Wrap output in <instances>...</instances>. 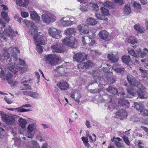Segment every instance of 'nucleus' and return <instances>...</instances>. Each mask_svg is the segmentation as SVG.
Wrapping results in <instances>:
<instances>
[{
	"instance_id": "obj_1",
	"label": "nucleus",
	"mask_w": 148,
	"mask_h": 148,
	"mask_svg": "<svg viewBox=\"0 0 148 148\" xmlns=\"http://www.w3.org/2000/svg\"><path fill=\"white\" fill-rule=\"evenodd\" d=\"M8 51L12 53V57H13L14 63L12 62V60L10 58L9 60V63L6 65L5 73L0 67L1 78L2 79L6 80L8 82L13 78L12 74L9 71L16 74L19 71H20V73L22 72L25 69L24 67H20V66H24L25 65V62L23 60L18 59L17 58V55L19 53V51L18 49L16 47H12L9 48Z\"/></svg>"
},
{
	"instance_id": "obj_2",
	"label": "nucleus",
	"mask_w": 148,
	"mask_h": 148,
	"mask_svg": "<svg viewBox=\"0 0 148 148\" xmlns=\"http://www.w3.org/2000/svg\"><path fill=\"white\" fill-rule=\"evenodd\" d=\"M127 79L130 84L127 88V92L133 96L135 95L137 93L140 98L142 99L145 98V88L142 84L131 75H128Z\"/></svg>"
},
{
	"instance_id": "obj_3",
	"label": "nucleus",
	"mask_w": 148,
	"mask_h": 148,
	"mask_svg": "<svg viewBox=\"0 0 148 148\" xmlns=\"http://www.w3.org/2000/svg\"><path fill=\"white\" fill-rule=\"evenodd\" d=\"M78 29L80 32H82L84 34H88V36H83L82 37V41L84 45H86L88 44L89 46H92L95 43L93 38L96 36L95 29L92 31L91 30L89 31L87 29V26L84 25H79L77 26Z\"/></svg>"
},
{
	"instance_id": "obj_4",
	"label": "nucleus",
	"mask_w": 148,
	"mask_h": 148,
	"mask_svg": "<svg viewBox=\"0 0 148 148\" xmlns=\"http://www.w3.org/2000/svg\"><path fill=\"white\" fill-rule=\"evenodd\" d=\"M106 68H104L103 69L104 73V75L101 78L99 77V74L98 70H96L92 71V73L93 78L95 79L96 77H97V79L99 80V85H105V82L106 80L108 82L112 83H114L115 81V79L113 77L112 73L108 70Z\"/></svg>"
},
{
	"instance_id": "obj_5",
	"label": "nucleus",
	"mask_w": 148,
	"mask_h": 148,
	"mask_svg": "<svg viewBox=\"0 0 148 148\" xmlns=\"http://www.w3.org/2000/svg\"><path fill=\"white\" fill-rule=\"evenodd\" d=\"M32 33V35L33 36L34 43L36 46V49L38 53H41L43 51L42 47L39 44L45 45L46 44V38L45 37H42L37 32V29H34Z\"/></svg>"
},
{
	"instance_id": "obj_6",
	"label": "nucleus",
	"mask_w": 148,
	"mask_h": 148,
	"mask_svg": "<svg viewBox=\"0 0 148 148\" xmlns=\"http://www.w3.org/2000/svg\"><path fill=\"white\" fill-rule=\"evenodd\" d=\"M75 33V28L72 27L67 28L65 30V33L67 36L70 37L64 39L62 41L63 43L65 45L75 47V45L77 44V41L74 37L70 36Z\"/></svg>"
},
{
	"instance_id": "obj_7",
	"label": "nucleus",
	"mask_w": 148,
	"mask_h": 148,
	"mask_svg": "<svg viewBox=\"0 0 148 148\" xmlns=\"http://www.w3.org/2000/svg\"><path fill=\"white\" fill-rule=\"evenodd\" d=\"M60 56L52 54L46 55L45 58L46 63L51 65H56L60 63Z\"/></svg>"
},
{
	"instance_id": "obj_8",
	"label": "nucleus",
	"mask_w": 148,
	"mask_h": 148,
	"mask_svg": "<svg viewBox=\"0 0 148 148\" xmlns=\"http://www.w3.org/2000/svg\"><path fill=\"white\" fill-rule=\"evenodd\" d=\"M41 18L44 23L47 24L51 22H54L56 20L54 15L48 11H45L44 14L42 15Z\"/></svg>"
},
{
	"instance_id": "obj_9",
	"label": "nucleus",
	"mask_w": 148,
	"mask_h": 148,
	"mask_svg": "<svg viewBox=\"0 0 148 148\" xmlns=\"http://www.w3.org/2000/svg\"><path fill=\"white\" fill-rule=\"evenodd\" d=\"M75 19L74 17L68 15L66 17L62 18L60 20V22L63 26L68 27L75 23Z\"/></svg>"
},
{
	"instance_id": "obj_10",
	"label": "nucleus",
	"mask_w": 148,
	"mask_h": 148,
	"mask_svg": "<svg viewBox=\"0 0 148 148\" xmlns=\"http://www.w3.org/2000/svg\"><path fill=\"white\" fill-rule=\"evenodd\" d=\"M128 52L131 55L135 57L138 58L140 57L141 58H143L146 56L147 53H148V49L145 48L143 51H141L140 49L136 52L134 50L131 49L128 50Z\"/></svg>"
},
{
	"instance_id": "obj_11",
	"label": "nucleus",
	"mask_w": 148,
	"mask_h": 148,
	"mask_svg": "<svg viewBox=\"0 0 148 148\" xmlns=\"http://www.w3.org/2000/svg\"><path fill=\"white\" fill-rule=\"evenodd\" d=\"M1 116L3 121L7 124L11 125L15 121L14 118L12 115H7L1 113Z\"/></svg>"
},
{
	"instance_id": "obj_12",
	"label": "nucleus",
	"mask_w": 148,
	"mask_h": 148,
	"mask_svg": "<svg viewBox=\"0 0 148 148\" xmlns=\"http://www.w3.org/2000/svg\"><path fill=\"white\" fill-rule=\"evenodd\" d=\"M48 33L51 36L56 39H58L61 36V32L55 28H49Z\"/></svg>"
},
{
	"instance_id": "obj_13",
	"label": "nucleus",
	"mask_w": 148,
	"mask_h": 148,
	"mask_svg": "<svg viewBox=\"0 0 148 148\" xmlns=\"http://www.w3.org/2000/svg\"><path fill=\"white\" fill-rule=\"evenodd\" d=\"M36 129V123H32L29 125L27 127L28 133L27 136L28 138H32L34 135L33 132L35 131Z\"/></svg>"
},
{
	"instance_id": "obj_14",
	"label": "nucleus",
	"mask_w": 148,
	"mask_h": 148,
	"mask_svg": "<svg viewBox=\"0 0 148 148\" xmlns=\"http://www.w3.org/2000/svg\"><path fill=\"white\" fill-rule=\"evenodd\" d=\"M73 58L77 62H81L86 59V55L83 53H77L74 56Z\"/></svg>"
},
{
	"instance_id": "obj_15",
	"label": "nucleus",
	"mask_w": 148,
	"mask_h": 148,
	"mask_svg": "<svg viewBox=\"0 0 148 148\" xmlns=\"http://www.w3.org/2000/svg\"><path fill=\"white\" fill-rule=\"evenodd\" d=\"M53 52L57 53H61L63 52L64 49L62 45L56 44V45L51 46Z\"/></svg>"
},
{
	"instance_id": "obj_16",
	"label": "nucleus",
	"mask_w": 148,
	"mask_h": 148,
	"mask_svg": "<svg viewBox=\"0 0 148 148\" xmlns=\"http://www.w3.org/2000/svg\"><path fill=\"white\" fill-rule=\"evenodd\" d=\"M99 36L100 38L106 41L109 40L111 37L108 33L105 30H102L100 32Z\"/></svg>"
},
{
	"instance_id": "obj_17",
	"label": "nucleus",
	"mask_w": 148,
	"mask_h": 148,
	"mask_svg": "<svg viewBox=\"0 0 148 148\" xmlns=\"http://www.w3.org/2000/svg\"><path fill=\"white\" fill-rule=\"evenodd\" d=\"M116 115L117 118L122 119L126 118L127 116V114L125 110L121 109L119 110L116 112Z\"/></svg>"
},
{
	"instance_id": "obj_18",
	"label": "nucleus",
	"mask_w": 148,
	"mask_h": 148,
	"mask_svg": "<svg viewBox=\"0 0 148 148\" xmlns=\"http://www.w3.org/2000/svg\"><path fill=\"white\" fill-rule=\"evenodd\" d=\"M112 69L115 71L123 73L125 71V69L121 64H119L117 63H115L112 66Z\"/></svg>"
},
{
	"instance_id": "obj_19",
	"label": "nucleus",
	"mask_w": 148,
	"mask_h": 148,
	"mask_svg": "<svg viewBox=\"0 0 148 148\" xmlns=\"http://www.w3.org/2000/svg\"><path fill=\"white\" fill-rule=\"evenodd\" d=\"M107 57L109 60L112 62H117L119 60V57L117 53L114 54L112 53L108 54Z\"/></svg>"
},
{
	"instance_id": "obj_20",
	"label": "nucleus",
	"mask_w": 148,
	"mask_h": 148,
	"mask_svg": "<svg viewBox=\"0 0 148 148\" xmlns=\"http://www.w3.org/2000/svg\"><path fill=\"white\" fill-rule=\"evenodd\" d=\"M30 13L31 18L33 20L38 23L40 21V17L35 11H31Z\"/></svg>"
},
{
	"instance_id": "obj_21",
	"label": "nucleus",
	"mask_w": 148,
	"mask_h": 148,
	"mask_svg": "<svg viewBox=\"0 0 148 148\" xmlns=\"http://www.w3.org/2000/svg\"><path fill=\"white\" fill-rule=\"evenodd\" d=\"M57 85L58 87L61 90H67L69 87V84L66 82L64 81L59 82Z\"/></svg>"
},
{
	"instance_id": "obj_22",
	"label": "nucleus",
	"mask_w": 148,
	"mask_h": 148,
	"mask_svg": "<svg viewBox=\"0 0 148 148\" xmlns=\"http://www.w3.org/2000/svg\"><path fill=\"white\" fill-rule=\"evenodd\" d=\"M123 62L127 65H130L132 64V59L129 56L124 55L121 58Z\"/></svg>"
},
{
	"instance_id": "obj_23",
	"label": "nucleus",
	"mask_w": 148,
	"mask_h": 148,
	"mask_svg": "<svg viewBox=\"0 0 148 148\" xmlns=\"http://www.w3.org/2000/svg\"><path fill=\"white\" fill-rule=\"evenodd\" d=\"M118 103L119 106H125L127 108L128 107L129 105V102L127 100L123 98H120Z\"/></svg>"
},
{
	"instance_id": "obj_24",
	"label": "nucleus",
	"mask_w": 148,
	"mask_h": 148,
	"mask_svg": "<svg viewBox=\"0 0 148 148\" xmlns=\"http://www.w3.org/2000/svg\"><path fill=\"white\" fill-rule=\"evenodd\" d=\"M106 91L110 93L115 95L118 93V91L115 87L110 86L106 89Z\"/></svg>"
},
{
	"instance_id": "obj_25",
	"label": "nucleus",
	"mask_w": 148,
	"mask_h": 148,
	"mask_svg": "<svg viewBox=\"0 0 148 148\" xmlns=\"http://www.w3.org/2000/svg\"><path fill=\"white\" fill-rule=\"evenodd\" d=\"M121 139L118 137L115 138L114 137L113 138L111 139L112 141L114 142L116 146L118 148L123 147L122 145L119 142L121 141Z\"/></svg>"
},
{
	"instance_id": "obj_26",
	"label": "nucleus",
	"mask_w": 148,
	"mask_h": 148,
	"mask_svg": "<svg viewBox=\"0 0 148 148\" xmlns=\"http://www.w3.org/2000/svg\"><path fill=\"white\" fill-rule=\"evenodd\" d=\"M127 42L131 44L134 48H135L138 46V43L136 41L135 39L132 37L130 36L128 39Z\"/></svg>"
},
{
	"instance_id": "obj_27",
	"label": "nucleus",
	"mask_w": 148,
	"mask_h": 148,
	"mask_svg": "<svg viewBox=\"0 0 148 148\" xmlns=\"http://www.w3.org/2000/svg\"><path fill=\"white\" fill-rule=\"evenodd\" d=\"M29 148H40L39 144L36 141L31 140L29 143Z\"/></svg>"
},
{
	"instance_id": "obj_28",
	"label": "nucleus",
	"mask_w": 148,
	"mask_h": 148,
	"mask_svg": "<svg viewBox=\"0 0 148 148\" xmlns=\"http://www.w3.org/2000/svg\"><path fill=\"white\" fill-rule=\"evenodd\" d=\"M71 97L73 99H75L76 101L79 103V99L81 96L79 93H76L75 92H73L71 94Z\"/></svg>"
},
{
	"instance_id": "obj_29",
	"label": "nucleus",
	"mask_w": 148,
	"mask_h": 148,
	"mask_svg": "<svg viewBox=\"0 0 148 148\" xmlns=\"http://www.w3.org/2000/svg\"><path fill=\"white\" fill-rule=\"evenodd\" d=\"M30 81V80H29V81L25 80L24 81L21 82V84L23 86H25V89H21L22 90H32L31 86L29 84H26V83H29V82Z\"/></svg>"
},
{
	"instance_id": "obj_30",
	"label": "nucleus",
	"mask_w": 148,
	"mask_h": 148,
	"mask_svg": "<svg viewBox=\"0 0 148 148\" xmlns=\"http://www.w3.org/2000/svg\"><path fill=\"white\" fill-rule=\"evenodd\" d=\"M87 22L88 24L91 25H94L97 24V22L95 18L90 17L87 20Z\"/></svg>"
},
{
	"instance_id": "obj_31",
	"label": "nucleus",
	"mask_w": 148,
	"mask_h": 148,
	"mask_svg": "<svg viewBox=\"0 0 148 148\" xmlns=\"http://www.w3.org/2000/svg\"><path fill=\"white\" fill-rule=\"evenodd\" d=\"M8 109L9 110L12 111L16 110L18 112H28L30 111L29 110L25 109L20 107L16 108H8Z\"/></svg>"
},
{
	"instance_id": "obj_32",
	"label": "nucleus",
	"mask_w": 148,
	"mask_h": 148,
	"mask_svg": "<svg viewBox=\"0 0 148 148\" xmlns=\"http://www.w3.org/2000/svg\"><path fill=\"white\" fill-rule=\"evenodd\" d=\"M66 68L65 65H62L60 66H57L56 69V70L59 73H62L65 72Z\"/></svg>"
},
{
	"instance_id": "obj_33",
	"label": "nucleus",
	"mask_w": 148,
	"mask_h": 148,
	"mask_svg": "<svg viewBox=\"0 0 148 148\" xmlns=\"http://www.w3.org/2000/svg\"><path fill=\"white\" fill-rule=\"evenodd\" d=\"M135 108H136V110L140 112L144 108L143 104L142 103H139L137 102L134 103Z\"/></svg>"
},
{
	"instance_id": "obj_34",
	"label": "nucleus",
	"mask_w": 148,
	"mask_h": 148,
	"mask_svg": "<svg viewBox=\"0 0 148 148\" xmlns=\"http://www.w3.org/2000/svg\"><path fill=\"white\" fill-rule=\"evenodd\" d=\"M123 12L125 14H129L131 12L130 6L128 5H125L123 8Z\"/></svg>"
},
{
	"instance_id": "obj_35",
	"label": "nucleus",
	"mask_w": 148,
	"mask_h": 148,
	"mask_svg": "<svg viewBox=\"0 0 148 148\" xmlns=\"http://www.w3.org/2000/svg\"><path fill=\"white\" fill-rule=\"evenodd\" d=\"M19 124L21 127L23 128H24L25 127V125L27 124V121L26 120L22 118H20L18 120Z\"/></svg>"
},
{
	"instance_id": "obj_36",
	"label": "nucleus",
	"mask_w": 148,
	"mask_h": 148,
	"mask_svg": "<svg viewBox=\"0 0 148 148\" xmlns=\"http://www.w3.org/2000/svg\"><path fill=\"white\" fill-rule=\"evenodd\" d=\"M1 15L2 17L5 21H10V19L8 16V12L3 11L1 12Z\"/></svg>"
},
{
	"instance_id": "obj_37",
	"label": "nucleus",
	"mask_w": 148,
	"mask_h": 148,
	"mask_svg": "<svg viewBox=\"0 0 148 148\" xmlns=\"http://www.w3.org/2000/svg\"><path fill=\"white\" fill-rule=\"evenodd\" d=\"M18 0L17 1L18 4L23 6H26L28 5V0H22V1H21Z\"/></svg>"
},
{
	"instance_id": "obj_38",
	"label": "nucleus",
	"mask_w": 148,
	"mask_h": 148,
	"mask_svg": "<svg viewBox=\"0 0 148 148\" xmlns=\"http://www.w3.org/2000/svg\"><path fill=\"white\" fill-rule=\"evenodd\" d=\"M134 28L135 30L140 33H143L144 32L142 27L138 24L135 25L134 26Z\"/></svg>"
},
{
	"instance_id": "obj_39",
	"label": "nucleus",
	"mask_w": 148,
	"mask_h": 148,
	"mask_svg": "<svg viewBox=\"0 0 148 148\" xmlns=\"http://www.w3.org/2000/svg\"><path fill=\"white\" fill-rule=\"evenodd\" d=\"M95 15L96 17L98 19L105 21L108 20L107 18H106L105 16L104 15H102L100 14H98L97 12L96 13Z\"/></svg>"
},
{
	"instance_id": "obj_40",
	"label": "nucleus",
	"mask_w": 148,
	"mask_h": 148,
	"mask_svg": "<svg viewBox=\"0 0 148 148\" xmlns=\"http://www.w3.org/2000/svg\"><path fill=\"white\" fill-rule=\"evenodd\" d=\"M81 139L85 146L89 147L90 146V145L88 143V141L87 138L84 136H83L82 137Z\"/></svg>"
},
{
	"instance_id": "obj_41",
	"label": "nucleus",
	"mask_w": 148,
	"mask_h": 148,
	"mask_svg": "<svg viewBox=\"0 0 148 148\" xmlns=\"http://www.w3.org/2000/svg\"><path fill=\"white\" fill-rule=\"evenodd\" d=\"M93 65L92 63L90 61H88L84 64V66L86 69L92 67Z\"/></svg>"
},
{
	"instance_id": "obj_42",
	"label": "nucleus",
	"mask_w": 148,
	"mask_h": 148,
	"mask_svg": "<svg viewBox=\"0 0 148 148\" xmlns=\"http://www.w3.org/2000/svg\"><path fill=\"white\" fill-rule=\"evenodd\" d=\"M101 11L102 13L104 15H108L109 14V10L107 9H106L103 7H102L101 9Z\"/></svg>"
},
{
	"instance_id": "obj_43",
	"label": "nucleus",
	"mask_w": 148,
	"mask_h": 148,
	"mask_svg": "<svg viewBox=\"0 0 148 148\" xmlns=\"http://www.w3.org/2000/svg\"><path fill=\"white\" fill-rule=\"evenodd\" d=\"M30 96L34 99H37L39 98V95L37 92L31 91Z\"/></svg>"
},
{
	"instance_id": "obj_44",
	"label": "nucleus",
	"mask_w": 148,
	"mask_h": 148,
	"mask_svg": "<svg viewBox=\"0 0 148 148\" xmlns=\"http://www.w3.org/2000/svg\"><path fill=\"white\" fill-rule=\"evenodd\" d=\"M104 5L105 7L110 8L112 7V3L111 2L107 1L105 2Z\"/></svg>"
},
{
	"instance_id": "obj_45",
	"label": "nucleus",
	"mask_w": 148,
	"mask_h": 148,
	"mask_svg": "<svg viewBox=\"0 0 148 148\" xmlns=\"http://www.w3.org/2000/svg\"><path fill=\"white\" fill-rule=\"evenodd\" d=\"M8 83L12 87L16 86L18 84V82L16 81H14L13 78Z\"/></svg>"
},
{
	"instance_id": "obj_46",
	"label": "nucleus",
	"mask_w": 148,
	"mask_h": 148,
	"mask_svg": "<svg viewBox=\"0 0 148 148\" xmlns=\"http://www.w3.org/2000/svg\"><path fill=\"white\" fill-rule=\"evenodd\" d=\"M133 5L135 8L138 9L139 10L141 9V6L139 3L136 2L134 1L133 3Z\"/></svg>"
},
{
	"instance_id": "obj_47",
	"label": "nucleus",
	"mask_w": 148,
	"mask_h": 148,
	"mask_svg": "<svg viewBox=\"0 0 148 148\" xmlns=\"http://www.w3.org/2000/svg\"><path fill=\"white\" fill-rule=\"evenodd\" d=\"M108 108L109 109H111L112 108L117 109V107L116 106L115 102V101L113 102L112 105H109L108 107Z\"/></svg>"
},
{
	"instance_id": "obj_48",
	"label": "nucleus",
	"mask_w": 148,
	"mask_h": 148,
	"mask_svg": "<svg viewBox=\"0 0 148 148\" xmlns=\"http://www.w3.org/2000/svg\"><path fill=\"white\" fill-rule=\"evenodd\" d=\"M3 55L5 59H8L10 56L9 53H8L7 51L5 50L4 51V52L3 53Z\"/></svg>"
},
{
	"instance_id": "obj_49",
	"label": "nucleus",
	"mask_w": 148,
	"mask_h": 148,
	"mask_svg": "<svg viewBox=\"0 0 148 148\" xmlns=\"http://www.w3.org/2000/svg\"><path fill=\"white\" fill-rule=\"evenodd\" d=\"M123 140L127 145L129 146L130 144V142L128 139V138L125 136L124 135L122 137Z\"/></svg>"
},
{
	"instance_id": "obj_50",
	"label": "nucleus",
	"mask_w": 148,
	"mask_h": 148,
	"mask_svg": "<svg viewBox=\"0 0 148 148\" xmlns=\"http://www.w3.org/2000/svg\"><path fill=\"white\" fill-rule=\"evenodd\" d=\"M139 70L142 73V76L143 77H145L147 76V73L146 70L142 68H140Z\"/></svg>"
},
{
	"instance_id": "obj_51",
	"label": "nucleus",
	"mask_w": 148,
	"mask_h": 148,
	"mask_svg": "<svg viewBox=\"0 0 148 148\" xmlns=\"http://www.w3.org/2000/svg\"><path fill=\"white\" fill-rule=\"evenodd\" d=\"M141 114L145 116H148V109H146L144 108L140 112Z\"/></svg>"
},
{
	"instance_id": "obj_52",
	"label": "nucleus",
	"mask_w": 148,
	"mask_h": 148,
	"mask_svg": "<svg viewBox=\"0 0 148 148\" xmlns=\"http://www.w3.org/2000/svg\"><path fill=\"white\" fill-rule=\"evenodd\" d=\"M23 22L25 24L28 26L32 25V23L29 20H27V19L25 20Z\"/></svg>"
},
{
	"instance_id": "obj_53",
	"label": "nucleus",
	"mask_w": 148,
	"mask_h": 148,
	"mask_svg": "<svg viewBox=\"0 0 148 148\" xmlns=\"http://www.w3.org/2000/svg\"><path fill=\"white\" fill-rule=\"evenodd\" d=\"M21 16L23 18H26L28 16L29 14L26 12H22L21 13Z\"/></svg>"
},
{
	"instance_id": "obj_54",
	"label": "nucleus",
	"mask_w": 148,
	"mask_h": 148,
	"mask_svg": "<svg viewBox=\"0 0 148 148\" xmlns=\"http://www.w3.org/2000/svg\"><path fill=\"white\" fill-rule=\"evenodd\" d=\"M135 145L136 146L138 147V148H143V147L142 146V143L140 140H138ZM146 148H148V147Z\"/></svg>"
},
{
	"instance_id": "obj_55",
	"label": "nucleus",
	"mask_w": 148,
	"mask_h": 148,
	"mask_svg": "<svg viewBox=\"0 0 148 148\" xmlns=\"http://www.w3.org/2000/svg\"><path fill=\"white\" fill-rule=\"evenodd\" d=\"M122 96L123 97H126L130 98V97L128 96H126L125 95V92L124 91L123 89L121 90V92H119V93L118 94V95H120V96Z\"/></svg>"
},
{
	"instance_id": "obj_56",
	"label": "nucleus",
	"mask_w": 148,
	"mask_h": 148,
	"mask_svg": "<svg viewBox=\"0 0 148 148\" xmlns=\"http://www.w3.org/2000/svg\"><path fill=\"white\" fill-rule=\"evenodd\" d=\"M4 99L8 104H10L12 103V101L10 100V99L6 97H5Z\"/></svg>"
},
{
	"instance_id": "obj_57",
	"label": "nucleus",
	"mask_w": 148,
	"mask_h": 148,
	"mask_svg": "<svg viewBox=\"0 0 148 148\" xmlns=\"http://www.w3.org/2000/svg\"><path fill=\"white\" fill-rule=\"evenodd\" d=\"M131 120L133 122H137L139 121L138 118L136 116H132L131 118Z\"/></svg>"
},
{
	"instance_id": "obj_58",
	"label": "nucleus",
	"mask_w": 148,
	"mask_h": 148,
	"mask_svg": "<svg viewBox=\"0 0 148 148\" xmlns=\"http://www.w3.org/2000/svg\"><path fill=\"white\" fill-rule=\"evenodd\" d=\"M91 5L92 7L94 8L96 10H97L98 8V5L96 4L91 3Z\"/></svg>"
},
{
	"instance_id": "obj_59",
	"label": "nucleus",
	"mask_w": 148,
	"mask_h": 148,
	"mask_svg": "<svg viewBox=\"0 0 148 148\" xmlns=\"http://www.w3.org/2000/svg\"><path fill=\"white\" fill-rule=\"evenodd\" d=\"M115 2L118 3L120 5L123 4V0H114Z\"/></svg>"
},
{
	"instance_id": "obj_60",
	"label": "nucleus",
	"mask_w": 148,
	"mask_h": 148,
	"mask_svg": "<svg viewBox=\"0 0 148 148\" xmlns=\"http://www.w3.org/2000/svg\"><path fill=\"white\" fill-rule=\"evenodd\" d=\"M86 125L87 127L88 128H90L91 127V125L90 124V123L88 121L86 120Z\"/></svg>"
},
{
	"instance_id": "obj_61",
	"label": "nucleus",
	"mask_w": 148,
	"mask_h": 148,
	"mask_svg": "<svg viewBox=\"0 0 148 148\" xmlns=\"http://www.w3.org/2000/svg\"><path fill=\"white\" fill-rule=\"evenodd\" d=\"M31 92L30 91H26L23 92V94L24 95H28L30 96Z\"/></svg>"
},
{
	"instance_id": "obj_62",
	"label": "nucleus",
	"mask_w": 148,
	"mask_h": 148,
	"mask_svg": "<svg viewBox=\"0 0 148 148\" xmlns=\"http://www.w3.org/2000/svg\"><path fill=\"white\" fill-rule=\"evenodd\" d=\"M1 5L3 8V9L5 10H7L8 9L7 6L5 5L2 4Z\"/></svg>"
},
{
	"instance_id": "obj_63",
	"label": "nucleus",
	"mask_w": 148,
	"mask_h": 148,
	"mask_svg": "<svg viewBox=\"0 0 148 148\" xmlns=\"http://www.w3.org/2000/svg\"><path fill=\"white\" fill-rule=\"evenodd\" d=\"M140 127L142 128L146 132L148 133V128L143 126H141Z\"/></svg>"
},
{
	"instance_id": "obj_64",
	"label": "nucleus",
	"mask_w": 148,
	"mask_h": 148,
	"mask_svg": "<svg viewBox=\"0 0 148 148\" xmlns=\"http://www.w3.org/2000/svg\"><path fill=\"white\" fill-rule=\"evenodd\" d=\"M142 123L144 124L148 125V119L143 120L142 121Z\"/></svg>"
}]
</instances>
